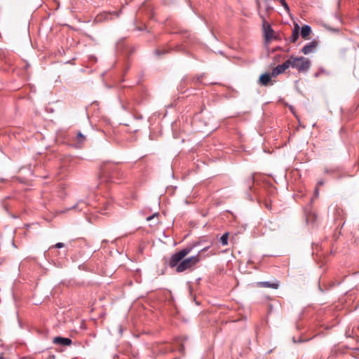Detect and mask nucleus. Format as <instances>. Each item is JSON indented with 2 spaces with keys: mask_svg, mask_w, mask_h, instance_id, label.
Masks as SVG:
<instances>
[{
  "mask_svg": "<svg viewBox=\"0 0 359 359\" xmlns=\"http://www.w3.org/2000/svg\"><path fill=\"white\" fill-rule=\"evenodd\" d=\"M209 246L208 247H205L204 248H203L202 250H201L200 251H198V254L197 255H199L200 257L201 258V254L202 252H205V251H207L208 249H209Z\"/></svg>",
  "mask_w": 359,
  "mask_h": 359,
  "instance_id": "24",
  "label": "nucleus"
},
{
  "mask_svg": "<svg viewBox=\"0 0 359 359\" xmlns=\"http://www.w3.org/2000/svg\"><path fill=\"white\" fill-rule=\"evenodd\" d=\"M259 16L262 20V29L264 40L266 43L271 42L272 40L276 39L274 30L273 29L271 25L267 22L264 16L262 15H259Z\"/></svg>",
  "mask_w": 359,
  "mask_h": 359,
  "instance_id": "5",
  "label": "nucleus"
},
{
  "mask_svg": "<svg viewBox=\"0 0 359 359\" xmlns=\"http://www.w3.org/2000/svg\"><path fill=\"white\" fill-rule=\"evenodd\" d=\"M123 175V172L117 164L104 163L100 167V177L103 181L118 182Z\"/></svg>",
  "mask_w": 359,
  "mask_h": 359,
  "instance_id": "1",
  "label": "nucleus"
},
{
  "mask_svg": "<svg viewBox=\"0 0 359 359\" xmlns=\"http://www.w3.org/2000/svg\"><path fill=\"white\" fill-rule=\"evenodd\" d=\"M200 244V242H194L188 244L183 249L172 254L168 260L165 261V264L171 269H175V271L178 273V267L182 259Z\"/></svg>",
  "mask_w": 359,
  "mask_h": 359,
  "instance_id": "2",
  "label": "nucleus"
},
{
  "mask_svg": "<svg viewBox=\"0 0 359 359\" xmlns=\"http://www.w3.org/2000/svg\"><path fill=\"white\" fill-rule=\"evenodd\" d=\"M318 46V42L316 40H313L308 43H306L302 48V53L304 55H308L311 53H313L316 48Z\"/></svg>",
  "mask_w": 359,
  "mask_h": 359,
  "instance_id": "9",
  "label": "nucleus"
},
{
  "mask_svg": "<svg viewBox=\"0 0 359 359\" xmlns=\"http://www.w3.org/2000/svg\"><path fill=\"white\" fill-rule=\"evenodd\" d=\"M0 359H10V358H5L3 355H0Z\"/></svg>",
  "mask_w": 359,
  "mask_h": 359,
  "instance_id": "32",
  "label": "nucleus"
},
{
  "mask_svg": "<svg viewBox=\"0 0 359 359\" xmlns=\"http://www.w3.org/2000/svg\"><path fill=\"white\" fill-rule=\"evenodd\" d=\"M169 51L168 50L165 49V48H162V49H156L155 50V53L157 55H165L166 53H168Z\"/></svg>",
  "mask_w": 359,
  "mask_h": 359,
  "instance_id": "22",
  "label": "nucleus"
},
{
  "mask_svg": "<svg viewBox=\"0 0 359 359\" xmlns=\"http://www.w3.org/2000/svg\"><path fill=\"white\" fill-rule=\"evenodd\" d=\"M255 179L254 175H250L247 180H246V184L248 186L249 189H252V187L254 184Z\"/></svg>",
  "mask_w": 359,
  "mask_h": 359,
  "instance_id": "19",
  "label": "nucleus"
},
{
  "mask_svg": "<svg viewBox=\"0 0 359 359\" xmlns=\"http://www.w3.org/2000/svg\"><path fill=\"white\" fill-rule=\"evenodd\" d=\"M65 246V244L63 243H57L53 248H62Z\"/></svg>",
  "mask_w": 359,
  "mask_h": 359,
  "instance_id": "23",
  "label": "nucleus"
},
{
  "mask_svg": "<svg viewBox=\"0 0 359 359\" xmlns=\"http://www.w3.org/2000/svg\"><path fill=\"white\" fill-rule=\"evenodd\" d=\"M76 140L79 143H83L86 140V137L81 132H79L76 135Z\"/></svg>",
  "mask_w": 359,
  "mask_h": 359,
  "instance_id": "20",
  "label": "nucleus"
},
{
  "mask_svg": "<svg viewBox=\"0 0 359 359\" xmlns=\"http://www.w3.org/2000/svg\"><path fill=\"white\" fill-rule=\"evenodd\" d=\"M302 341H303V340H302V339H299V340L298 341V342H302Z\"/></svg>",
  "mask_w": 359,
  "mask_h": 359,
  "instance_id": "39",
  "label": "nucleus"
},
{
  "mask_svg": "<svg viewBox=\"0 0 359 359\" xmlns=\"http://www.w3.org/2000/svg\"><path fill=\"white\" fill-rule=\"evenodd\" d=\"M318 195H319V189L318 187H316L315 188V191H314V197L317 198V197H318Z\"/></svg>",
  "mask_w": 359,
  "mask_h": 359,
  "instance_id": "26",
  "label": "nucleus"
},
{
  "mask_svg": "<svg viewBox=\"0 0 359 359\" xmlns=\"http://www.w3.org/2000/svg\"><path fill=\"white\" fill-rule=\"evenodd\" d=\"M158 215V213H154V215H151V216H149L147 218V221H150L152 219H154L155 217H157Z\"/></svg>",
  "mask_w": 359,
  "mask_h": 359,
  "instance_id": "25",
  "label": "nucleus"
},
{
  "mask_svg": "<svg viewBox=\"0 0 359 359\" xmlns=\"http://www.w3.org/2000/svg\"><path fill=\"white\" fill-rule=\"evenodd\" d=\"M184 346L183 344H181L180 348H179V351L182 353V354H184Z\"/></svg>",
  "mask_w": 359,
  "mask_h": 359,
  "instance_id": "27",
  "label": "nucleus"
},
{
  "mask_svg": "<svg viewBox=\"0 0 359 359\" xmlns=\"http://www.w3.org/2000/svg\"><path fill=\"white\" fill-rule=\"evenodd\" d=\"M204 74H201V75H199L196 77H194L191 80V82L194 85V86H198V84L201 83H202V79L203 77Z\"/></svg>",
  "mask_w": 359,
  "mask_h": 359,
  "instance_id": "17",
  "label": "nucleus"
},
{
  "mask_svg": "<svg viewBox=\"0 0 359 359\" xmlns=\"http://www.w3.org/2000/svg\"><path fill=\"white\" fill-rule=\"evenodd\" d=\"M201 260L199 255H196L188 258H184L178 267V273L192 269Z\"/></svg>",
  "mask_w": 359,
  "mask_h": 359,
  "instance_id": "4",
  "label": "nucleus"
},
{
  "mask_svg": "<svg viewBox=\"0 0 359 359\" xmlns=\"http://www.w3.org/2000/svg\"><path fill=\"white\" fill-rule=\"evenodd\" d=\"M137 118L142 119V116H138V117H137Z\"/></svg>",
  "mask_w": 359,
  "mask_h": 359,
  "instance_id": "35",
  "label": "nucleus"
},
{
  "mask_svg": "<svg viewBox=\"0 0 359 359\" xmlns=\"http://www.w3.org/2000/svg\"><path fill=\"white\" fill-rule=\"evenodd\" d=\"M299 37V26L295 24L292 29V35L290 38V43H295Z\"/></svg>",
  "mask_w": 359,
  "mask_h": 359,
  "instance_id": "14",
  "label": "nucleus"
},
{
  "mask_svg": "<svg viewBox=\"0 0 359 359\" xmlns=\"http://www.w3.org/2000/svg\"><path fill=\"white\" fill-rule=\"evenodd\" d=\"M311 32V28L309 25H305L302 27L301 35L303 39H308V36L310 35Z\"/></svg>",
  "mask_w": 359,
  "mask_h": 359,
  "instance_id": "16",
  "label": "nucleus"
},
{
  "mask_svg": "<svg viewBox=\"0 0 359 359\" xmlns=\"http://www.w3.org/2000/svg\"><path fill=\"white\" fill-rule=\"evenodd\" d=\"M183 49L182 46H177L175 47V50H178V51H181Z\"/></svg>",
  "mask_w": 359,
  "mask_h": 359,
  "instance_id": "29",
  "label": "nucleus"
},
{
  "mask_svg": "<svg viewBox=\"0 0 359 359\" xmlns=\"http://www.w3.org/2000/svg\"><path fill=\"white\" fill-rule=\"evenodd\" d=\"M4 208L5 210L8 212V207L6 205H4Z\"/></svg>",
  "mask_w": 359,
  "mask_h": 359,
  "instance_id": "33",
  "label": "nucleus"
},
{
  "mask_svg": "<svg viewBox=\"0 0 359 359\" xmlns=\"http://www.w3.org/2000/svg\"><path fill=\"white\" fill-rule=\"evenodd\" d=\"M325 172L328 173V172H329V170L325 169Z\"/></svg>",
  "mask_w": 359,
  "mask_h": 359,
  "instance_id": "36",
  "label": "nucleus"
},
{
  "mask_svg": "<svg viewBox=\"0 0 359 359\" xmlns=\"http://www.w3.org/2000/svg\"><path fill=\"white\" fill-rule=\"evenodd\" d=\"M12 244H13V245L15 248V243H14V241H12Z\"/></svg>",
  "mask_w": 359,
  "mask_h": 359,
  "instance_id": "37",
  "label": "nucleus"
},
{
  "mask_svg": "<svg viewBox=\"0 0 359 359\" xmlns=\"http://www.w3.org/2000/svg\"><path fill=\"white\" fill-rule=\"evenodd\" d=\"M292 340H293V341H294V343H296V342H297V341H296V340H295V339H294V337H293V339H292Z\"/></svg>",
  "mask_w": 359,
  "mask_h": 359,
  "instance_id": "38",
  "label": "nucleus"
},
{
  "mask_svg": "<svg viewBox=\"0 0 359 359\" xmlns=\"http://www.w3.org/2000/svg\"><path fill=\"white\" fill-rule=\"evenodd\" d=\"M280 55H277L275 56V61L278 62L279 60V59L280 58Z\"/></svg>",
  "mask_w": 359,
  "mask_h": 359,
  "instance_id": "30",
  "label": "nucleus"
},
{
  "mask_svg": "<svg viewBox=\"0 0 359 359\" xmlns=\"http://www.w3.org/2000/svg\"><path fill=\"white\" fill-rule=\"evenodd\" d=\"M271 77H273L271 73L262 74L259 79V83L264 86H267L269 84L273 85V83H271Z\"/></svg>",
  "mask_w": 359,
  "mask_h": 359,
  "instance_id": "13",
  "label": "nucleus"
},
{
  "mask_svg": "<svg viewBox=\"0 0 359 359\" xmlns=\"http://www.w3.org/2000/svg\"><path fill=\"white\" fill-rule=\"evenodd\" d=\"M112 205H113V204H112V202L111 200L102 198L101 200H100L99 203H98V207H97V208L99 209L98 211L101 214L105 215L107 213V210H111V208Z\"/></svg>",
  "mask_w": 359,
  "mask_h": 359,
  "instance_id": "6",
  "label": "nucleus"
},
{
  "mask_svg": "<svg viewBox=\"0 0 359 359\" xmlns=\"http://www.w3.org/2000/svg\"><path fill=\"white\" fill-rule=\"evenodd\" d=\"M289 64L290 63H289L288 60H287L283 64L278 65V66H276L275 68H273L272 69L271 76L273 77H276L278 75L283 73L287 69H288L290 67Z\"/></svg>",
  "mask_w": 359,
  "mask_h": 359,
  "instance_id": "8",
  "label": "nucleus"
},
{
  "mask_svg": "<svg viewBox=\"0 0 359 359\" xmlns=\"http://www.w3.org/2000/svg\"><path fill=\"white\" fill-rule=\"evenodd\" d=\"M53 343L62 346H69L72 344V341L69 338L58 336L53 338Z\"/></svg>",
  "mask_w": 359,
  "mask_h": 359,
  "instance_id": "10",
  "label": "nucleus"
},
{
  "mask_svg": "<svg viewBox=\"0 0 359 359\" xmlns=\"http://www.w3.org/2000/svg\"><path fill=\"white\" fill-rule=\"evenodd\" d=\"M187 79V77H185V78H184V79H182V81H183V82H186Z\"/></svg>",
  "mask_w": 359,
  "mask_h": 359,
  "instance_id": "34",
  "label": "nucleus"
},
{
  "mask_svg": "<svg viewBox=\"0 0 359 359\" xmlns=\"http://www.w3.org/2000/svg\"><path fill=\"white\" fill-rule=\"evenodd\" d=\"M55 355H50V356L48 357V359H55Z\"/></svg>",
  "mask_w": 359,
  "mask_h": 359,
  "instance_id": "31",
  "label": "nucleus"
},
{
  "mask_svg": "<svg viewBox=\"0 0 359 359\" xmlns=\"http://www.w3.org/2000/svg\"><path fill=\"white\" fill-rule=\"evenodd\" d=\"M323 185H324V182H323V180H319V181L318 182V183H317V186H316V187H318V186H323Z\"/></svg>",
  "mask_w": 359,
  "mask_h": 359,
  "instance_id": "28",
  "label": "nucleus"
},
{
  "mask_svg": "<svg viewBox=\"0 0 359 359\" xmlns=\"http://www.w3.org/2000/svg\"><path fill=\"white\" fill-rule=\"evenodd\" d=\"M304 212L308 222H314L318 218V215L312 210L311 205L304 208Z\"/></svg>",
  "mask_w": 359,
  "mask_h": 359,
  "instance_id": "11",
  "label": "nucleus"
},
{
  "mask_svg": "<svg viewBox=\"0 0 359 359\" xmlns=\"http://www.w3.org/2000/svg\"><path fill=\"white\" fill-rule=\"evenodd\" d=\"M279 285L280 283L278 280L273 283L270 281H260L257 283V286L259 287H271L276 290L279 287Z\"/></svg>",
  "mask_w": 359,
  "mask_h": 359,
  "instance_id": "12",
  "label": "nucleus"
},
{
  "mask_svg": "<svg viewBox=\"0 0 359 359\" xmlns=\"http://www.w3.org/2000/svg\"><path fill=\"white\" fill-rule=\"evenodd\" d=\"M86 204L83 201H80L76 204L72 206L71 208L62 210V212H66L67 211H68L69 210H78L79 211H81L83 210L84 207H86Z\"/></svg>",
  "mask_w": 359,
  "mask_h": 359,
  "instance_id": "15",
  "label": "nucleus"
},
{
  "mask_svg": "<svg viewBox=\"0 0 359 359\" xmlns=\"http://www.w3.org/2000/svg\"><path fill=\"white\" fill-rule=\"evenodd\" d=\"M333 215H334V219L335 221V223L338 226L341 225V224H344L343 220H344V210L341 208L336 206L334 208Z\"/></svg>",
  "mask_w": 359,
  "mask_h": 359,
  "instance_id": "7",
  "label": "nucleus"
},
{
  "mask_svg": "<svg viewBox=\"0 0 359 359\" xmlns=\"http://www.w3.org/2000/svg\"><path fill=\"white\" fill-rule=\"evenodd\" d=\"M229 233H224L220 238V243L222 245H226L228 244Z\"/></svg>",
  "mask_w": 359,
  "mask_h": 359,
  "instance_id": "18",
  "label": "nucleus"
},
{
  "mask_svg": "<svg viewBox=\"0 0 359 359\" xmlns=\"http://www.w3.org/2000/svg\"><path fill=\"white\" fill-rule=\"evenodd\" d=\"M289 65L293 69H296L299 72H306L309 70L311 63V61L303 56L295 57L291 55L287 59Z\"/></svg>",
  "mask_w": 359,
  "mask_h": 359,
  "instance_id": "3",
  "label": "nucleus"
},
{
  "mask_svg": "<svg viewBox=\"0 0 359 359\" xmlns=\"http://www.w3.org/2000/svg\"><path fill=\"white\" fill-rule=\"evenodd\" d=\"M124 39H121L116 43V49L120 51H123V47H124Z\"/></svg>",
  "mask_w": 359,
  "mask_h": 359,
  "instance_id": "21",
  "label": "nucleus"
}]
</instances>
